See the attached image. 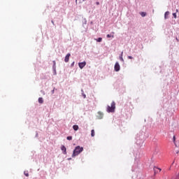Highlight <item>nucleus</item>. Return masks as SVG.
<instances>
[{"label":"nucleus","mask_w":179,"mask_h":179,"mask_svg":"<svg viewBox=\"0 0 179 179\" xmlns=\"http://www.w3.org/2000/svg\"><path fill=\"white\" fill-rule=\"evenodd\" d=\"M38 103L40 104H43V103H44V99H43V97L38 98Z\"/></svg>","instance_id":"obj_10"},{"label":"nucleus","mask_w":179,"mask_h":179,"mask_svg":"<svg viewBox=\"0 0 179 179\" xmlns=\"http://www.w3.org/2000/svg\"><path fill=\"white\" fill-rule=\"evenodd\" d=\"M67 141H72V136H69L66 138Z\"/></svg>","instance_id":"obj_16"},{"label":"nucleus","mask_w":179,"mask_h":179,"mask_svg":"<svg viewBox=\"0 0 179 179\" xmlns=\"http://www.w3.org/2000/svg\"><path fill=\"white\" fill-rule=\"evenodd\" d=\"M91 136H94V129H92V131H91Z\"/></svg>","instance_id":"obj_14"},{"label":"nucleus","mask_w":179,"mask_h":179,"mask_svg":"<svg viewBox=\"0 0 179 179\" xmlns=\"http://www.w3.org/2000/svg\"><path fill=\"white\" fill-rule=\"evenodd\" d=\"M106 37H107L108 38H110L111 37V35L108 34V35L106 36Z\"/></svg>","instance_id":"obj_20"},{"label":"nucleus","mask_w":179,"mask_h":179,"mask_svg":"<svg viewBox=\"0 0 179 179\" xmlns=\"http://www.w3.org/2000/svg\"><path fill=\"white\" fill-rule=\"evenodd\" d=\"M78 66L80 69H83V68H85V66H86V62L79 63Z\"/></svg>","instance_id":"obj_4"},{"label":"nucleus","mask_w":179,"mask_h":179,"mask_svg":"<svg viewBox=\"0 0 179 179\" xmlns=\"http://www.w3.org/2000/svg\"><path fill=\"white\" fill-rule=\"evenodd\" d=\"M178 12V9H176V13Z\"/></svg>","instance_id":"obj_26"},{"label":"nucleus","mask_w":179,"mask_h":179,"mask_svg":"<svg viewBox=\"0 0 179 179\" xmlns=\"http://www.w3.org/2000/svg\"><path fill=\"white\" fill-rule=\"evenodd\" d=\"M140 15L142 16V17H145V16H146V13H145V12H141V13H140Z\"/></svg>","instance_id":"obj_13"},{"label":"nucleus","mask_w":179,"mask_h":179,"mask_svg":"<svg viewBox=\"0 0 179 179\" xmlns=\"http://www.w3.org/2000/svg\"><path fill=\"white\" fill-rule=\"evenodd\" d=\"M104 116V115L103 114V113L101 112H98V115H97V118L98 120H101L103 119V117Z\"/></svg>","instance_id":"obj_5"},{"label":"nucleus","mask_w":179,"mask_h":179,"mask_svg":"<svg viewBox=\"0 0 179 179\" xmlns=\"http://www.w3.org/2000/svg\"><path fill=\"white\" fill-rule=\"evenodd\" d=\"M113 38H114V36H112Z\"/></svg>","instance_id":"obj_28"},{"label":"nucleus","mask_w":179,"mask_h":179,"mask_svg":"<svg viewBox=\"0 0 179 179\" xmlns=\"http://www.w3.org/2000/svg\"><path fill=\"white\" fill-rule=\"evenodd\" d=\"M177 41H178V38H176Z\"/></svg>","instance_id":"obj_27"},{"label":"nucleus","mask_w":179,"mask_h":179,"mask_svg":"<svg viewBox=\"0 0 179 179\" xmlns=\"http://www.w3.org/2000/svg\"><path fill=\"white\" fill-rule=\"evenodd\" d=\"M69 57H71V53H68L64 59V62H69Z\"/></svg>","instance_id":"obj_6"},{"label":"nucleus","mask_w":179,"mask_h":179,"mask_svg":"<svg viewBox=\"0 0 179 179\" xmlns=\"http://www.w3.org/2000/svg\"><path fill=\"white\" fill-rule=\"evenodd\" d=\"M173 16L175 19H177V13H173Z\"/></svg>","instance_id":"obj_17"},{"label":"nucleus","mask_w":179,"mask_h":179,"mask_svg":"<svg viewBox=\"0 0 179 179\" xmlns=\"http://www.w3.org/2000/svg\"><path fill=\"white\" fill-rule=\"evenodd\" d=\"M114 69L115 72H118L120 69H121V67L120 66V64L118 62L115 63Z\"/></svg>","instance_id":"obj_3"},{"label":"nucleus","mask_w":179,"mask_h":179,"mask_svg":"<svg viewBox=\"0 0 179 179\" xmlns=\"http://www.w3.org/2000/svg\"><path fill=\"white\" fill-rule=\"evenodd\" d=\"M83 152V148L80 146H77L73 150L72 157H75L76 156H78V155H80Z\"/></svg>","instance_id":"obj_1"},{"label":"nucleus","mask_w":179,"mask_h":179,"mask_svg":"<svg viewBox=\"0 0 179 179\" xmlns=\"http://www.w3.org/2000/svg\"><path fill=\"white\" fill-rule=\"evenodd\" d=\"M169 15H170V12L166 11L164 14V19H169Z\"/></svg>","instance_id":"obj_9"},{"label":"nucleus","mask_w":179,"mask_h":179,"mask_svg":"<svg viewBox=\"0 0 179 179\" xmlns=\"http://www.w3.org/2000/svg\"><path fill=\"white\" fill-rule=\"evenodd\" d=\"M52 93H54V90H52Z\"/></svg>","instance_id":"obj_29"},{"label":"nucleus","mask_w":179,"mask_h":179,"mask_svg":"<svg viewBox=\"0 0 179 179\" xmlns=\"http://www.w3.org/2000/svg\"><path fill=\"white\" fill-rule=\"evenodd\" d=\"M128 59H133L134 57H132L131 56H128Z\"/></svg>","instance_id":"obj_19"},{"label":"nucleus","mask_w":179,"mask_h":179,"mask_svg":"<svg viewBox=\"0 0 179 179\" xmlns=\"http://www.w3.org/2000/svg\"><path fill=\"white\" fill-rule=\"evenodd\" d=\"M73 65H75V62H73L71 64V66H73Z\"/></svg>","instance_id":"obj_22"},{"label":"nucleus","mask_w":179,"mask_h":179,"mask_svg":"<svg viewBox=\"0 0 179 179\" xmlns=\"http://www.w3.org/2000/svg\"><path fill=\"white\" fill-rule=\"evenodd\" d=\"M96 5H100V2L96 1Z\"/></svg>","instance_id":"obj_21"},{"label":"nucleus","mask_w":179,"mask_h":179,"mask_svg":"<svg viewBox=\"0 0 179 179\" xmlns=\"http://www.w3.org/2000/svg\"><path fill=\"white\" fill-rule=\"evenodd\" d=\"M173 141H176V136H173Z\"/></svg>","instance_id":"obj_24"},{"label":"nucleus","mask_w":179,"mask_h":179,"mask_svg":"<svg viewBox=\"0 0 179 179\" xmlns=\"http://www.w3.org/2000/svg\"><path fill=\"white\" fill-rule=\"evenodd\" d=\"M115 111V102L113 101L111 106H108L107 112L108 113H114Z\"/></svg>","instance_id":"obj_2"},{"label":"nucleus","mask_w":179,"mask_h":179,"mask_svg":"<svg viewBox=\"0 0 179 179\" xmlns=\"http://www.w3.org/2000/svg\"><path fill=\"white\" fill-rule=\"evenodd\" d=\"M154 171H155V173H159V172L160 173L162 171V169L159 168H157V167H155Z\"/></svg>","instance_id":"obj_8"},{"label":"nucleus","mask_w":179,"mask_h":179,"mask_svg":"<svg viewBox=\"0 0 179 179\" xmlns=\"http://www.w3.org/2000/svg\"><path fill=\"white\" fill-rule=\"evenodd\" d=\"M61 150H62L64 155H66V148L65 145H62Z\"/></svg>","instance_id":"obj_7"},{"label":"nucleus","mask_w":179,"mask_h":179,"mask_svg":"<svg viewBox=\"0 0 179 179\" xmlns=\"http://www.w3.org/2000/svg\"><path fill=\"white\" fill-rule=\"evenodd\" d=\"M73 129H74V131H78V129H79V126L73 125Z\"/></svg>","instance_id":"obj_11"},{"label":"nucleus","mask_w":179,"mask_h":179,"mask_svg":"<svg viewBox=\"0 0 179 179\" xmlns=\"http://www.w3.org/2000/svg\"><path fill=\"white\" fill-rule=\"evenodd\" d=\"M52 24H54V21L52 20Z\"/></svg>","instance_id":"obj_25"},{"label":"nucleus","mask_w":179,"mask_h":179,"mask_svg":"<svg viewBox=\"0 0 179 179\" xmlns=\"http://www.w3.org/2000/svg\"><path fill=\"white\" fill-rule=\"evenodd\" d=\"M24 174L26 177H29V172L28 171H24Z\"/></svg>","instance_id":"obj_15"},{"label":"nucleus","mask_w":179,"mask_h":179,"mask_svg":"<svg viewBox=\"0 0 179 179\" xmlns=\"http://www.w3.org/2000/svg\"><path fill=\"white\" fill-rule=\"evenodd\" d=\"M53 64L55 66V61H53Z\"/></svg>","instance_id":"obj_23"},{"label":"nucleus","mask_w":179,"mask_h":179,"mask_svg":"<svg viewBox=\"0 0 179 179\" xmlns=\"http://www.w3.org/2000/svg\"><path fill=\"white\" fill-rule=\"evenodd\" d=\"M96 41H97L98 43H101V41H103V38H99L97 39H95Z\"/></svg>","instance_id":"obj_12"},{"label":"nucleus","mask_w":179,"mask_h":179,"mask_svg":"<svg viewBox=\"0 0 179 179\" xmlns=\"http://www.w3.org/2000/svg\"><path fill=\"white\" fill-rule=\"evenodd\" d=\"M122 54H124L123 52H122V54H121L120 61H124V59L122 58Z\"/></svg>","instance_id":"obj_18"}]
</instances>
